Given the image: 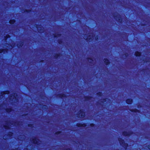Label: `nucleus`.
Returning <instances> with one entry per match:
<instances>
[{"instance_id":"7","label":"nucleus","mask_w":150,"mask_h":150,"mask_svg":"<svg viewBox=\"0 0 150 150\" xmlns=\"http://www.w3.org/2000/svg\"><path fill=\"white\" fill-rule=\"evenodd\" d=\"M135 55L137 56H139L140 55L141 53L140 52H137L135 53Z\"/></svg>"},{"instance_id":"11","label":"nucleus","mask_w":150,"mask_h":150,"mask_svg":"<svg viewBox=\"0 0 150 150\" xmlns=\"http://www.w3.org/2000/svg\"><path fill=\"white\" fill-rule=\"evenodd\" d=\"M10 36L9 35H7L6 36L5 38H6V40L7 38H10Z\"/></svg>"},{"instance_id":"6","label":"nucleus","mask_w":150,"mask_h":150,"mask_svg":"<svg viewBox=\"0 0 150 150\" xmlns=\"http://www.w3.org/2000/svg\"><path fill=\"white\" fill-rule=\"evenodd\" d=\"M23 45V44L22 42H20L19 43H18L17 45V46L18 47H21L22 45Z\"/></svg>"},{"instance_id":"2","label":"nucleus","mask_w":150,"mask_h":150,"mask_svg":"<svg viewBox=\"0 0 150 150\" xmlns=\"http://www.w3.org/2000/svg\"><path fill=\"white\" fill-rule=\"evenodd\" d=\"M16 94H14L12 96L10 97V99L11 100H13L15 99H16Z\"/></svg>"},{"instance_id":"22","label":"nucleus","mask_w":150,"mask_h":150,"mask_svg":"<svg viewBox=\"0 0 150 150\" xmlns=\"http://www.w3.org/2000/svg\"><path fill=\"white\" fill-rule=\"evenodd\" d=\"M34 142L35 143H36L37 142Z\"/></svg>"},{"instance_id":"19","label":"nucleus","mask_w":150,"mask_h":150,"mask_svg":"<svg viewBox=\"0 0 150 150\" xmlns=\"http://www.w3.org/2000/svg\"><path fill=\"white\" fill-rule=\"evenodd\" d=\"M37 28L38 30H39V28H38V27H37Z\"/></svg>"},{"instance_id":"23","label":"nucleus","mask_w":150,"mask_h":150,"mask_svg":"<svg viewBox=\"0 0 150 150\" xmlns=\"http://www.w3.org/2000/svg\"><path fill=\"white\" fill-rule=\"evenodd\" d=\"M63 97V96H62V97Z\"/></svg>"},{"instance_id":"21","label":"nucleus","mask_w":150,"mask_h":150,"mask_svg":"<svg viewBox=\"0 0 150 150\" xmlns=\"http://www.w3.org/2000/svg\"><path fill=\"white\" fill-rule=\"evenodd\" d=\"M99 93V94H99V95H100L101 94V93Z\"/></svg>"},{"instance_id":"10","label":"nucleus","mask_w":150,"mask_h":150,"mask_svg":"<svg viewBox=\"0 0 150 150\" xmlns=\"http://www.w3.org/2000/svg\"><path fill=\"white\" fill-rule=\"evenodd\" d=\"M85 39H86V40H88L91 39H92V38H91L90 37V36H89L87 38H86Z\"/></svg>"},{"instance_id":"13","label":"nucleus","mask_w":150,"mask_h":150,"mask_svg":"<svg viewBox=\"0 0 150 150\" xmlns=\"http://www.w3.org/2000/svg\"><path fill=\"white\" fill-rule=\"evenodd\" d=\"M119 141L120 143V144H121L122 143H123V141L122 140V142H120V140L119 139Z\"/></svg>"},{"instance_id":"5","label":"nucleus","mask_w":150,"mask_h":150,"mask_svg":"<svg viewBox=\"0 0 150 150\" xmlns=\"http://www.w3.org/2000/svg\"><path fill=\"white\" fill-rule=\"evenodd\" d=\"M9 93V92L8 91H6L5 92H2L1 93V94L3 95L4 94H8Z\"/></svg>"},{"instance_id":"9","label":"nucleus","mask_w":150,"mask_h":150,"mask_svg":"<svg viewBox=\"0 0 150 150\" xmlns=\"http://www.w3.org/2000/svg\"><path fill=\"white\" fill-rule=\"evenodd\" d=\"M78 126L79 127L81 126L84 127L85 126V125L84 124L82 125V124H78Z\"/></svg>"},{"instance_id":"14","label":"nucleus","mask_w":150,"mask_h":150,"mask_svg":"<svg viewBox=\"0 0 150 150\" xmlns=\"http://www.w3.org/2000/svg\"><path fill=\"white\" fill-rule=\"evenodd\" d=\"M11 111V109H10L9 110L7 111L9 112H10V111Z\"/></svg>"},{"instance_id":"20","label":"nucleus","mask_w":150,"mask_h":150,"mask_svg":"<svg viewBox=\"0 0 150 150\" xmlns=\"http://www.w3.org/2000/svg\"><path fill=\"white\" fill-rule=\"evenodd\" d=\"M11 48H12L13 47H12V46H11Z\"/></svg>"},{"instance_id":"4","label":"nucleus","mask_w":150,"mask_h":150,"mask_svg":"<svg viewBox=\"0 0 150 150\" xmlns=\"http://www.w3.org/2000/svg\"><path fill=\"white\" fill-rule=\"evenodd\" d=\"M104 62L107 65L109 63V60L107 59H105L104 60Z\"/></svg>"},{"instance_id":"8","label":"nucleus","mask_w":150,"mask_h":150,"mask_svg":"<svg viewBox=\"0 0 150 150\" xmlns=\"http://www.w3.org/2000/svg\"><path fill=\"white\" fill-rule=\"evenodd\" d=\"M15 22V21L14 20H11L9 21V23L11 24H13Z\"/></svg>"},{"instance_id":"12","label":"nucleus","mask_w":150,"mask_h":150,"mask_svg":"<svg viewBox=\"0 0 150 150\" xmlns=\"http://www.w3.org/2000/svg\"><path fill=\"white\" fill-rule=\"evenodd\" d=\"M4 50H1L0 49V53L3 52H4Z\"/></svg>"},{"instance_id":"3","label":"nucleus","mask_w":150,"mask_h":150,"mask_svg":"<svg viewBox=\"0 0 150 150\" xmlns=\"http://www.w3.org/2000/svg\"><path fill=\"white\" fill-rule=\"evenodd\" d=\"M132 100L131 99H129L127 100L126 102L129 104H131L132 103Z\"/></svg>"},{"instance_id":"15","label":"nucleus","mask_w":150,"mask_h":150,"mask_svg":"<svg viewBox=\"0 0 150 150\" xmlns=\"http://www.w3.org/2000/svg\"><path fill=\"white\" fill-rule=\"evenodd\" d=\"M10 135L11 136V135H12V133H10Z\"/></svg>"},{"instance_id":"18","label":"nucleus","mask_w":150,"mask_h":150,"mask_svg":"<svg viewBox=\"0 0 150 150\" xmlns=\"http://www.w3.org/2000/svg\"><path fill=\"white\" fill-rule=\"evenodd\" d=\"M91 126H92L93 125V124H91Z\"/></svg>"},{"instance_id":"16","label":"nucleus","mask_w":150,"mask_h":150,"mask_svg":"<svg viewBox=\"0 0 150 150\" xmlns=\"http://www.w3.org/2000/svg\"><path fill=\"white\" fill-rule=\"evenodd\" d=\"M148 148L150 149V145L148 146Z\"/></svg>"},{"instance_id":"17","label":"nucleus","mask_w":150,"mask_h":150,"mask_svg":"<svg viewBox=\"0 0 150 150\" xmlns=\"http://www.w3.org/2000/svg\"><path fill=\"white\" fill-rule=\"evenodd\" d=\"M123 134H124V135H127V134H124V133H123Z\"/></svg>"},{"instance_id":"1","label":"nucleus","mask_w":150,"mask_h":150,"mask_svg":"<svg viewBox=\"0 0 150 150\" xmlns=\"http://www.w3.org/2000/svg\"><path fill=\"white\" fill-rule=\"evenodd\" d=\"M85 113L82 110H81L79 112V114L78 115V116L80 117H82L85 115Z\"/></svg>"}]
</instances>
